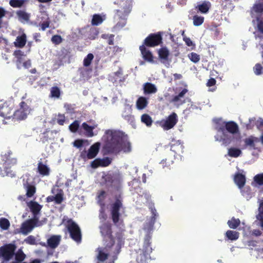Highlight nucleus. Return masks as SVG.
I'll use <instances>...</instances> for the list:
<instances>
[{
    "label": "nucleus",
    "instance_id": "nucleus-28",
    "mask_svg": "<svg viewBox=\"0 0 263 263\" xmlns=\"http://www.w3.org/2000/svg\"><path fill=\"white\" fill-rule=\"evenodd\" d=\"M60 235H53L47 240V243L49 247L52 249L57 248L61 241Z\"/></svg>",
    "mask_w": 263,
    "mask_h": 263
},
{
    "label": "nucleus",
    "instance_id": "nucleus-46",
    "mask_svg": "<svg viewBox=\"0 0 263 263\" xmlns=\"http://www.w3.org/2000/svg\"><path fill=\"white\" fill-rule=\"evenodd\" d=\"M258 139L253 136H250L248 138L245 139V144L247 146H250L251 147H255V142H257Z\"/></svg>",
    "mask_w": 263,
    "mask_h": 263
},
{
    "label": "nucleus",
    "instance_id": "nucleus-55",
    "mask_svg": "<svg viewBox=\"0 0 263 263\" xmlns=\"http://www.w3.org/2000/svg\"><path fill=\"white\" fill-rule=\"evenodd\" d=\"M101 166L106 167L111 164V161L108 157H105L103 159L99 158Z\"/></svg>",
    "mask_w": 263,
    "mask_h": 263
},
{
    "label": "nucleus",
    "instance_id": "nucleus-34",
    "mask_svg": "<svg viewBox=\"0 0 263 263\" xmlns=\"http://www.w3.org/2000/svg\"><path fill=\"white\" fill-rule=\"evenodd\" d=\"M97 125L93 126H89L86 123L84 122L82 124V127L83 129L86 132V134L88 137H92L94 136L93 130L96 128Z\"/></svg>",
    "mask_w": 263,
    "mask_h": 263
},
{
    "label": "nucleus",
    "instance_id": "nucleus-22",
    "mask_svg": "<svg viewBox=\"0 0 263 263\" xmlns=\"http://www.w3.org/2000/svg\"><path fill=\"white\" fill-rule=\"evenodd\" d=\"M2 159L6 165H14L17 163L16 158L12 157V153L11 151H8L5 154L2 155Z\"/></svg>",
    "mask_w": 263,
    "mask_h": 263
},
{
    "label": "nucleus",
    "instance_id": "nucleus-63",
    "mask_svg": "<svg viewBox=\"0 0 263 263\" xmlns=\"http://www.w3.org/2000/svg\"><path fill=\"white\" fill-rule=\"evenodd\" d=\"M99 217L101 221L106 222L105 221L107 218V216L105 213L104 209H102L100 210Z\"/></svg>",
    "mask_w": 263,
    "mask_h": 263
},
{
    "label": "nucleus",
    "instance_id": "nucleus-36",
    "mask_svg": "<svg viewBox=\"0 0 263 263\" xmlns=\"http://www.w3.org/2000/svg\"><path fill=\"white\" fill-rule=\"evenodd\" d=\"M226 237L231 241L236 240L239 237V233L237 231L228 230L226 234Z\"/></svg>",
    "mask_w": 263,
    "mask_h": 263
},
{
    "label": "nucleus",
    "instance_id": "nucleus-47",
    "mask_svg": "<svg viewBox=\"0 0 263 263\" xmlns=\"http://www.w3.org/2000/svg\"><path fill=\"white\" fill-rule=\"evenodd\" d=\"M193 24L195 26H199L202 24L204 22V17L202 16L195 15L193 17Z\"/></svg>",
    "mask_w": 263,
    "mask_h": 263
},
{
    "label": "nucleus",
    "instance_id": "nucleus-53",
    "mask_svg": "<svg viewBox=\"0 0 263 263\" xmlns=\"http://www.w3.org/2000/svg\"><path fill=\"white\" fill-rule=\"evenodd\" d=\"M254 181L258 185H263V173L258 174L254 177Z\"/></svg>",
    "mask_w": 263,
    "mask_h": 263
},
{
    "label": "nucleus",
    "instance_id": "nucleus-41",
    "mask_svg": "<svg viewBox=\"0 0 263 263\" xmlns=\"http://www.w3.org/2000/svg\"><path fill=\"white\" fill-rule=\"evenodd\" d=\"M141 120L142 123H144L147 126H151L153 123L152 118L149 115L146 114H144L141 116Z\"/></svg>",
    "mask_w": 263,
    "mask_h": 263
},
{
    "label": "nucleus",
    "instance_id": "nucleus-42",
    "mask_svg": "<svg viewBox=\"0 0 263 263\" xmlns=\"http://www.w3.org/2000/svg\"><path fill=\"white\" fill-rule=\"evenodd\" d=\"M61 96V91L58 86L52 87L50 89V97L51 98H59Z\"/></svg>",
    "mask_w": 263,
    "mask_h": 263
},
{
    "label": "nucleus",
    "instance_id": "nucleus-45",
    "mask_svg": "<svg viewBox=\"0 0 263 263\" xmlns=\"http://www.w3.org/2000/svg\"><path fill=\"white\" fill-rule=\"evenodd\" d=\"M0 175L2 176H8L13 177L15 176L12 171L10 170L8 167L5 166L4 169L0 167Z\"/></svg>",
    "mask_w": 263,
    "mask_h": 263
},
{
    "label": "nucleus",
    "instance_id": "nucleus-52",
    "mask_svg": "<svg viewBox=\"0 0 263 263\" xmlns=\"http://www.w3.org/2000/svg\"><path fill=\"white\" fill-rule=\"evenodd\" d=\"M190 60L194 63H198L200 60V55L195 52H191L188 54Z\"/></svg>",
    "mask_w": 263,
    "mask_h": 263
},
{
    "label": "nucleus",
    "instance_id": "nucleus-15",
    "mask_svg": "<svg viewBox=\"0 0 263 263\" xmlns=\"http://www.w3.org/2000/svg\"><path fill=\"white\" fill-rule=\"evenodd\" d=\"M188 90L186 88H183L177 95L174 96L170 101L171 103H173L174 105L179 106L182 105L185 102L184 98L185 95L187 92Z\"/></svg>",
    "mask_w": 263,
    "mask_h": 263
},
{
    "label": "nucleus",
    "instance_id": "nucleus-37",
    "mask_svg": "<svg viewBox=\"0 0 263 263\" xmlns=\"http://www.w3.org/2000/svg\"><path fill=\"white\" fill-rule=\"evenodd\" d=\"M105 18H103L101 15L99 14H95L92 16L91 20V25L92 26H98L101 24Z\"/></svg>",
    "mask_w": 263,
    "mask_h": 263
},
{
    "label": "nucleus",
    "instance_id": "nucleus-1",
    "mask_svg": "<svg viewBox=\"0 0 263 263\" xmlns=\"http://www.w3.org/2000/svg\"><path fill=\"white\" fill-rule=\"evenodd\" d=\"M105 139L103 151L106 155H117L121 152L129 153L132 145L127 135L120 130L107 129L103 136Z\"/></svg>",
    "mask_w": 263,
    "mask_h": 263
},
{
    "label": "nucleus",
    "instance_id": "nucleus-30",
    "mask_svg": "<svg viewBox=\"0 0 263 263\" xmlns=\"http://www.w3.org/2000/svg\"><path fill=\"white\" fill-rule=\"evenodd\" d=\"M158 53L159 58L161 59L162 63H164L168 61L170 52L166 47L160 48Z\"/></svg>",
    "mask_w": 263,
    "mask_h": 263
},
{
    "label": "nucleus",
    "instance_id": "nucleus-24",
    "mask_svg": "<svg viewBox=\"0 0 263 263\" xmlns=\"http://www.w3.org/2000/svg\"><path fill=\"white\" fill-rule=\"evenodd\" d=\"M211 6L212 4L210 2L204 1L201 3L198 4L195 7V9L197 10V12L206 14L208 13L211 8Z\"/></svg>",
    "mask_w": 263,
    "mask_h": 263
},
{
    "label": "nucleus",
    "instance_id": "nucleus-4",
    "mask_svg": "<svg viewBox=\"0 0 263 263\" xmlns=\"http://www.w3.org/2000/svg\"><path fill=\"white\" fill-rule=\"evenodd\" d=\"M152 235L149 233L146 234L144 238L143 245L142 249L136 251L137 263H147V259L150 258V254L153 251L151 246Z\"/></svg>",
    "mask_w": 263,
    "mask_h": 263
},
{
    "label": "nucleus",
    "instance_id": "nucleus-33",
    "mask_svg": "<svg viewBox=\"0 0 263 263\" xmlns=\"http://www.w3.org/2000/svg\"><path fill=\"white\" fill-rule=\"evenodd\" d=\"M143 90L145 94L154 93L157 91V89L155 85L149 82H147L144 84Z\"/></svg>",
    "mask_w": 263,
    "mask_h": 263
},
{
    "label": "nucleus",
    "instance_id": "nucleus-64",
    "mask_svg": "<svg viewBox=\"0 0 263 263\" xmlns=\"http://www.w3.org/2000/svg\"><path fill=\"white\" fill-rule=\"evenodd\" d=\"M259 213L256 216V217H261L263 216V200L261 201L259 203L258 207Z\"/></svg>",
    "mask_w": 263,
    "mask_h": 263
},
{
    "label": "nucleus",
    "instance_id": "nucleus-8",
    "mask_svg": "<svg viewBox=\"0 0 263 263\" xmlns=\"http://www.w3.org/2000/svg\"><path fill=\"white\" fill-rule=\"evenodd\" d=\"M19 106V109L13 112V119L14 121H21L25 119L30 112V107L24 101H22Z\"/></svg>",
    "mask_w": 263,
    "mask_h": 263
},
{
    "label": "nucleus",
    "instance_id": "nucleus-14",
    "mask_svg": "<svg viewBox=\"0 0 263 263\" xmlns=\"http://www.w3.org/2000/svg\"><path fill=\"white\" fill-rule=\"evenodd\" d=\"M184 146L183 144L180 141H174V143H172L171 146V148H165V150L167 153L170 154V152H172L173 156L175 158L176 155H180L181 154L183 153Z\"/></svg>",
    "mask_w": 263,
    "mask_h": 263
},
{
    "label": "nucleus",
    "instance_id": "nucleus-20",
    "mask_svg": "<svg viewBox=\"0 0 263 263\" xmlns=\"http://www.w3.org/2000/svg\"><path fill=\"white\" fill-rule=\"evenodd\" d=\"M222 133L220 136H216L215 137L216 141L222 142V143L224 146H227L230 144L234 139L232 136L227 134L226 132H221Z\"/></svg>",
    "mask_w": 263,
    "mask_h": 263
},
{
    "label": "nucleus",
    "instance_id": "nucleus-6",
    "mask_svg": "<svg viewBox=\"0 0 263 263\" xmlns=\"http://www.w3.org/2000/svg\"><path fill=\"white\" fill-rule=\"evenodd\" d=\"M106 186L115 191H118L121 187V177L119 173L108 174L104 177Z\"/></svg>",
    "mask_w": 263,
    "mask_h": 263
},
{
    "label": "nucleus",
    "instance_id": "nucleus-54",
    "mask_svg": "<svg viewBox=\"0 0 263 263\" xmlns=\"http://www.w3.org/2000/svg\"><path fill=\"white\" fill-rule=\"evenodd\" d=\"M221 6L223 9H232L233 8V4L231 0H221Z\"/></svg>",
    "mask_w": 263,
    "mask_h": 263
},
{
    "label": "nucleus",
    "instance_id": "nucleus-9",
    "mask_svg": "<svg viewBox=\"0 0 263 263\" xmlns=\"http://www.w3.org/2000/svg\"><path fill=\"white\" fill-rule=\"evenodd\" d=\"M16 246L14 244L9 243L0 247V258L3 259V261H9L14 255Z\"/></svg>",
    "mask_w": 263,
    "mask_h": 263
},
{
    "label": "nucleus",
    "instance_id": "nucleus-17",
    "mask_svg": "<svg viewBox=\"0 0 263 263\" xmlns=\"http://www.w3.org/2000/svg\"><path fill=\"white\" fill-rule=\"evenodd\" d=\"M109 255L111 256L112 260L114 261L117 259L118 255H117L115 258L114 255V253H112V251L110 250H106L105 246L103 249H99L97 259L99 261L103 262L108 258Z\"/></svg>",
    "mask_w": 263,
    "mask_h": 263
},
{
    "label": "nucleus",
    "instance_id": "nucleus-19",
    "mask_svg": "<svg viewBox=\"0 0 263 263\" xmlns=\"http://www.w3.org/2000/svg\"><path fill=\"white\" fill-rule=\"evenodd\" d=\"M143 59L148 62L154 63V56L149 50L146 48V46L142 45L139 47Z\"/></svg>",
    "mask_w": 263,
    "mask_h": 263
},
{
    "label": "nucleus",
    "instance_id": "nucleus-32",
    "mask_svg": "<svg viewBox=\"0 0 263 263\" xmlns=\"http://www.w3.org/2000/svg\"><path fill=\"white\" fill-rule=\"evenodd\" d=\"M26 41V35L23 33L16 37L15 41L14 42V44L16 47L23 48L25 46Z\"/></svg>",
    "mask_w": 263,
    "mask_h": 263
},
{
    "label": "nucleus",
    "instance_id": "nucleus-27",
    "mask_svg": "<svg viewBox=\"0 0 263 263\" xmlns=\"http://www.w3.org/2000/svg\"><path fill=\"white\" fill-rule=\"evenodd\" d=\"M18 20L22 23H28L30 21V14L25 10H19L16 12Z\"/></svg>",
    "mask_w": 263,
    "mask_h": 263
},
{
    "label": "nucleus",
    "instance_id": "nucleus-23",
    "mask_svg": "<svg viewBox=\"0 0 263 263\" xmlns=\"http://www.w3.org/2000/svg\"><path fill=\"white\" fill-rule=\"evenodd\" d=\"M100 146V143L98 142L95 143L90 147L87 153V157L88 159H92L97 156L99 152Z\"/></svg>",
    "mask_w": 263,
    "mask_h": 263
},
{
    "label": "nucleus",
    "instance_id": "nucleus-7",
    "mask_svg": "<svg viewBox=\"0 0 263 263\" xmlns=\"http://www.w3.org/2000/svg\"><path fill=\"white\" fill-rule=\"evenodd\" d=\"M66 227L71 238L76 242L80 243L82 241V233L79 226L70 219L67 220Z\"/></svg>",
    "mask_w": 263,
    "mask_h": 263
},
{
    "label": "nucleus",
    "instance_id": "nucleus-12",
    "mask_svg": "<svg viewBox=\"0 0 263 263\" xmlns=\"http://www.w3.org/2000/svg\"><path fill=\"white\" fill-rule=\"evenodd\" d=\"M177 122V115L175 112H173L165 120H162L160 122V125L164 130H169L174 127Z\"/></svg>",
    "mask_w": 263,
    "mask_h": 263
},
{
    "label": "nucleus",
    "instance_id": "nucleus-29",
    "mask_svg": "<svg viewBox=\"0 0 263 263\" xmlns=\"http://www.w3.org/2000/svg\"><path fill=\"white\" fill-rule=\"evenodd\" d=\"M13 55L16 59V64L18 68L20 67L21 65L24 61L26 55L24 52L21 50H16L14 51Z\"/></svg>",
    "mask_w": 263,
    "mask_h": 263
},
{
    "label": "nucleus",
    "instance_id": "nucleus-51",
    "mask_svg": "<svg viewBox=\"0 0 263 263\" xmlns=\"http://www.w3.org/2000/svg\"><path fill=\"white\" fill-rule=\"evenodd\" d=\"M10 227L9 221L5 218H2L0 219V227L4 230H6L9 229Z\"/></svg>",
    "mask_w": 263,
    "mask_h": 263
},
{
    "label": "nucleus",
    "instance_id": "nucleus-57",
    "mask_svg": "<svg viewBox=\"0 0 263 263\" xmlns=\"http://www.w3.org/2000/svg\"><path fill=\"white\" fill-rule=\"evenodd\" d=\"M51 42L55 45H59L62 42V38L60 35H54L51 37Z\"/></svg>",
    "mask_w": 263,
    "mask_h": 263
},
{
    "label": "nucleus",
    "instance_id": "nucleus-58",
    "mask_svg": "<svg viewBox=\"0 0 263 263\" xmlns=\"http://www.w3.org/2000/svg\"><path fill=\"white\" fill-rule=\"evenodd\" d=\"M24 241L28 245H34L36 244L35 238L33 235H30L28 236L25 240Z\"/></svg>",
    "mask_w": 263,
    "mask_h": 263
},
{
    "label": "nucleus",
    "instance_id": "nucleus-18",
    "mask_svg": "<svg viewBox=\"0 0 263 263\" xmlns=\"http://www.w3.org/2000/svg\"><path fill=\"white\" fill-rule=\"evenodd\" d=\"M10 104L4 103L0 106V116L6 119L13 117L12 107Z\"/></svg>",
    "mask_w": 263,
    "mask_h": 263
},
{
    "label": "nucleus",
    "instance_id": "nucleus-31",
    "mask_svg": "<svg viewBox=\"0 0 263 263\" xmlns=\"http://www.w3.org/2000/svg\"><path fill=\"white\" fill-rule=\"evenodd\" d=\"M37 172L43 176H48L50 174V168L42 162L37 164Z\"/></svg>",
    "mask_w": 263,
    "mask_h": 263
},
{
    "label": "nucleus",
    "instance_id": "nucleus-16",
    "mask_svg": "<svg viewBox=\"0 0 263 263\" xmlns=\"http://www.w3.org/2000/svg\"><path fill=\"white\" fill-rule=\"evenodd\" d=\"M171 153L172 152H170L169 154L165 150L164 151L165 158L160 162L163 168L171 169V165L174 163L175 158L173 157V154Z\"/></svg>",
    "mask_w": 263,
    "mask_h": 263
},
{
    "label": "nucleus",
    "instance_id": "nucleus-13",
    "mask_svg": "<svg viewBox=\"0 0 263 263\" xmlns=\"http://www.w3.org/2000/svg\"><path fill=\"white\" fill-rule=\"evenodd\" d=\"M37 221L38 218H33L23 223L21 227V233L25 235H27L36 226Z\"/></svg>",
    "mask_w": 263,
    "mask_h": 263
},
{
    "label": "nucleus",
    "instance_id": "nucleus-49",
    "mask_svg": "<svg viewBox=\"0 0 263 263\" xmlns=\"http://www.w3.org/2000/svg\"><path fill=\"white\" fill-rule=\"evenodd\" d=\"M80 126V121L78 120L74 121L69 126V129L72 133H76Z\"/></svg>",
    "mask_w": 263,
    "mask_h": 263
},
{
    "label": "nucleus",
    "instance_id": "nucleus-11",
    "mask_svg": "<svg viewBox=\"0 0 263 263\" xmlns=\"http://www.w3.org/2000/svg\"><path fill=\"white\" fill-rule=\"evenodd\" d=\"M162 37L160 32L151 33L144 40L143 44L147 47H153L162 43Z\"/></svg>",
    "mask_w": 263,
    "mask_h": 263
},
{
    "label": "nucleus",
    "instance_id": "nucleus-3",
    "mask_svg": "<svg viewBox=\"0 0 263 263\" xmlns=\"http://www.w3.org/2000/svg\"><path fill=\"white\" fill-rule=\"evenodd\" d=\"M133 0H117L115 4L120 6V9L115 10L114 22L116 23L115 29H120L126 24L127 15L130 13L133 6Z\"/></svg>",
    "mask_w": 263,
    "mask_h": 263
},
{
    "label": "nucleus",
    "instance_id": "nucleus-60",
    "mask_svg": "<svg viewBox=\"0 0 263 263\" xmlns=\"http://www.w3.org/2000/svg\"><path fill=\"white\" fill-rule=\"evenodd\" d=\"M254 72L256 75H260L262 73V67L261 64L257 63L253 68Z\"/></svg>",
    "mask_w": 263,
    "mask_h": 263
},
{
    "label": "nucleus",
    "instance_id": "nucleus-61",
    "mask_svg": "<svg viewBox=\"0 0 263 263\" xmlns=\"http://www.w3.org/2000/svg\"><path fill=\"white\" fill-rule=\"evenodd\" d=\"M41 21L44 22L46 21H50L49 15L45 11L41 12V16L39 17Z\"/></svg>",
    "mask_w": 263,
    "mask_h": 263
},
{
    "label": "nucleus",
    "instance_id": "nucleus-50",
    "mask_svg": "<svg viewBox=\"0 0 263 263\" xmlns=\"http://www.w3.org/2000/svg\"><path fill=\"white\" fill-rule=\"evenodd\" d=\"M94 56L92 53H88L83 60V65L85 67L89 66L93 60Z\"/></svg>",
    "mask_w": 263,
    "mask_h": 263
},
{
    "label": "nucleus",
    "instance_id": "nucleus-10",
    "mask_svg": "<svg viewBox=\"0 0 263 263\" xmlns=\"http://www.w3.org/2000/svg\"><path fill=\"white\" fill-rule=\"evenodd\" d=\"M217 130L218 132L227 131L230 134H235L239 132V127L237 123L234 121H223L217 127Z\"/></svg>",
    "mask_w": 263,
    "mask_h": 263
},
{
    "label": "nucleus",
    "instance_id": "nucleus-26",
    "mask_svg": "<svg viewBox=\"0 0 263 263\" xmlns=\"http://www.w3.org/2000/svg\"><path fill=\"white\" fill-rule=\"evenodd\" d=\"M234 181L239 189L242 188L245 185L246 179L245 175L239 173L235 174Z\"/></svg>",
    "mask_w": 263,
    "mask_h": 263
},
{
    "label": "nucleus",
    "instance_id": "nucleus-38",
    "mask_svg": "<svg viewBox=\"0 0 263 263\" xmlns=\"http://www.w3.org/2000/svg\"><path fill=\"white\" fill-rule=\"evenodd\" d=\"M15 260L16 262H23L25 259L26 255L21 249H19L15 254Z\"/></svg>",
    "mask_w": 263,
    "mask_h": 263
},
{
    "label": "nucleus",
    "instance_id": "nucleus-48",
    "mask_svg": "<svg viewBox=\"0 0 263 263\" xmlns=\"http://www.w3.org/2000/svg\"><path fill=\"white\" fill-rule=\"evenodd\" d=\"M25 2L26 0H10L9 4L13 8H21Z\"/></svg>",
    "mask_w": 263,
    "mask_h": 263
},
{
    "label": "nucleus",
    "instance_id": "nucleus-5",
    "mask_svg": "<svg viewBox=\"0 0 263 263\" xmlns=\"http://www.w3.org/2000/svg\"><path fill=\"white\" fill-rule=\"evenodd\" d=\"M122 206V201L119 198L116 199L115 201L110 205V218L114 224L117 226L123 222V220L121 218V214L120 213V210Z\"/></svg>",
    "mask_w": 263,
    "mask_h": 263
},
{
    "label": "nucleus",
    "instance_id": "nucleus-62",
    "mask_svg": "<svg viewBox=\"0 0 263 263\" xmlns=\"http://www.w3.org/2000/svg\"><path fill=\"white\" fill-rule=\"evenodd\" d=\"M63 58L61 57H59L57 60H55L53 62V66L55 69L59 68L60 66L63 65Z\"/></svg>",
    "mask_w": 263,
    "mask_h": 263
},
{
    "label": "nucleus",
    "instance_id": "nucleus-59",
    "mask_svg": "<svg viewBox=\"0 0 263 263\" xmlns=\"http://www.w3.org/2000/svg\"><path fill=\"white\" fill-rule=\"evenodd\" d=\"M54 201L57 204H60L63 201V194L59 193L54 196Z\"/></svg>",
    "mask_w": 263,
    "mask_h": 263
},
{
    "label": "nucleus",
    "instance_id": "nucleus-44",
    "mask_svg": "<svg viewBox=\"0 0 263 263\" xmlns=\"http://www.w3.org/2000/svg\"><path fill=\"white\" fill-rule=\"evenodd\" d=\"M241 153V150L237 148L231 147L228 149V155L231 157H238Z\"/></svg>",
    "mask_w": 263,
    "mask_h": 263
},
{
    "label": "nucleus",
    "instance_id": "nucleus-2",
    "mask_svg": "<svg viewBox=\"0 0 263 263\" xmlns=\"http://www.w3.org/2000/svg\"><path fill=\"white\" fill-rule=\"evenodd\" d=\"M100 230L103 237L105 249L111 251L116 257L120 253L121 249L124 245L125 238L123 232H117L115 236H113L112 224L108 221L103 222L100 226Z\"/></svg>",
    "mask_w": 263,
    "mask_h": 263
},
{
    "label": "nucleus",
    "instance_id": "nucleus-21",
    "mask_svg": "<svg viewBox=\"0 0 263 263\" xmlns=\"http://www.w3.org/2000/svg\"><path fill=\"white\" fill-rule=\"evenodd\" d=\"M23 187L26 191V195L28 198L32 197L36 193V187L34 184L29 183L28 180H23Z\"/></svg>",
    "mask_w": 263,
    "mask_h": 263
},
{
    "label": "nucleus",
    "instance_id": "nucleus-56",
    "mask_svg": "<svg viewBox=\"0 0 263 263\" xmlns=\"http://www.w3.org/2000/svg\"><path fill=\"white\" fill-rule=\"evenodd\" d=\"M253 10L257 13H260L263 12V4L261 3L255 4L253 7Z\"/></svg>",
    "mask_w": 263,
    "mask_h": 263
},
{
    "label": "nucleus",
    "instance_id": "nucleus-39",
    "mask_svg": "<svg viewBox=\"0 0 263 263\" xmlns=\"http://www.w3.org/2000/svg\"><path fill=\"white\" fill-rule=\"evenodd\" d=\"M227 223L230 228L235 229L240 225V221L238 218L236 219L232 217L230 220H228Z\"/></svg>",
    "mask_w": 263,
    "mask_h": 263
},
{
    "label": "nucleus",
    "instance_id": "nucleus-43",
    "mask_svg": "<svg viewBox=\"0 0 263 263\" xmlns=\"http://www.w3.org/2000/svg\"><path fill=\"white\" fill-rule=\"evenodd\" d=\"M122 116L128 121H132L134 119V116L132 115V109L130 108L125 109L122 113Z\"/></svg>",
    "mask_w": 263,
    "mask_h": 263
},
{
    "label": "nucleus",
    "instance_id": "nucleus-35",
    "mask_svg": "<svg viewBox=\"0 0 263 263\" xmlns=\"http://www.w3.org/2000/svg\"><path fill=\"white\" fill-rule=\"evenodd\" d=\"M148 104V101L147 99L144 97H139L136 102L137 108L141 110L145 108Z\"/></svg>",
    "mask_w": 263,
    "mask_h": 263
},
{
    "label": "nucleus",
    "instance_id": "nucleus-40",
    "mask_svg": "<svg viewBox=\"0 0 263 263\" xmlns=\"http://www.w3.org/2000/svg\"><path fill=\"white\" fill-rule=\"evenodd\" d=\"M54 120L56 121L57 123L61 126H63L66 122V118L64 114L59 113L56 115Z\"/></svg>",
    "mask_w": 263,
    "mask_h": 263
},
{
    "label": "nucleus",
    "instance_id": "nucleus-25",
    "mask_svg": "<svg viewBox=\"0 0 263 263\" xmlns=\"http://www.w3.org/2000/svg\"><path fill=\"white\" fill-rule=\"evenodd\" d=\"M31 212L34 215V218H36V216L38 215L42 209L43 206L36 201H30L28 204Z\"/></svg>",
    "mask_w": 263,
    "mask_h": 263
}]
</instances>
